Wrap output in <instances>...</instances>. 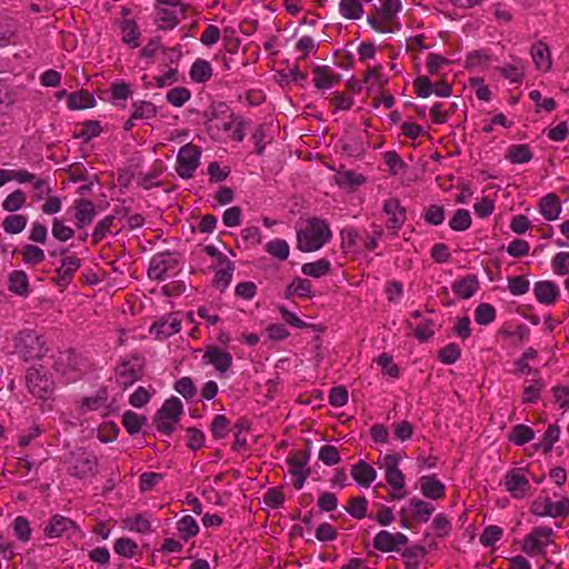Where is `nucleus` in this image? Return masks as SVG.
I'll use <instances>...</instances> for the list:
<instances>
[{"label":"nucleus","mask_w":569,"mask_h":569,"mask_svg":"<svg viewBox=\"0 0 569 569\" xmlns=\"http://www.w3.org/2000/svg\"><path fill=\"white\" fill-rule=\"evenodd\" d=\"M331 236L325 220L311 218L307 226L297 233L298 249L303 252L317 251L331 239Z\"/></svg>","instance_id":"1"},{"label":"nucleus","mask_w":569,"mask_h":569,"mask_svg":"<svg viewBox=\"0 0 569 569\" xmlns=\"http://www.w3.org/2000/svg\"><path fill=\"white\" fill-rule=\"evenodd\" d=\"M401 8L400 0H385L381 8L368 18L371 27L382 33L395 32L399 28L396 14Z\"/></svg>","instance_id":"2"},{"label":"nucleus","mask_w":569,"mask_h":569,"mask_svg":"<svg viewBox=\"0 0 569 569\" xmlns=\"http://www.w3.org/2000/svg\"><path fill=\"white\" fill-rule=\"evenodd\" d=\"M182 402L177 397L166 400L154 418L157 430L164 435H171L182 413Z\"/></svg>","instance_id":"3"},{"label":"nucleus","mask_w":569,"mask_h":569,"mask_svg":"<svg viewBox=\"0 0 569 569\" xmlns=\"http://www.w3.org/2000/svg\"><path fill=\"white\" fill-rule=\"evenodd\" d=\"M553 530L550 527H535L525 536L521 550L530 557L545 556L546 549L553 542Z\"/></svg>","instance_id":"4"},{"label":"nucleus","mask_w":569,"mask_h":569,"mask_svg":"<svg viewBox=\"0 0 569 569\" xmlns=\"http://www.w3.org/2000/svg\"><path fill=\"white\" fill-rule=\"evenodd\" d=\"M16 349L27 361L41 359L48 350L43 337L34 331L21 332L17 339Z\"/></svg>","instance_id":"5"},{"label":"nucleus","mask_w":569,"mask_h":569,"mask_svg":"<svg viewBox=\"0 0 569 569\" xmlns=\"http://www.w3.org/2000/svg\"><path fill=\"white\" fill-rule=\"evenodd\" d=\"M211 116L207 121V129L211 137L221 139L223 133H229L236 126V118L229 108L220 103L211 107Z\"/></svg>","instance_id":"6"},{"label":"nucleus","mask_w":569,"mask_h":569,"mask_svg":"<svg viewBox=\"0 0 569 569\" xmlns=\"http://www.w3.org/2000/svg\"><path fill=\"white\" fill-rule=\"evenodd\" d=\"M144 362L140 357H131L122 360L116 368L117 383L127 389L143 376Z\"/></svg>","instance_id":"7"},{"label":"nucleus","mask_w":569,"mask_h":569,"mask_svg":"<svg viewBox=\"0 0 569 569\" xmlns=\"http://www.w3.org/2000/svg\"><path fill=\"white\" fill-rule=\"evenodd\" d=\"M530 511L538 517H567L569 516V498L562 497L559 501L552 502L549 497H539L531 503Z\"/></svg>","instance_id":"8"},{"label":"nucleus","mask_w":569,"mask_h":569,"mask_svg":"<svg viewBox=\"0 0 569 569\" xmlns=\"http://www.w3.org/2000/svg\"><path fill=\"white\" fill-rule=\"evenodd\" d=\"M179 266L178 257L171 252H161L156 254L149 264V278L162 281L168 277L169 271L177 269Z\"/></svg>","instance_id":"9"},{"label":"nucleus","mask_w":569,"mask_h":569,"mask_svg":"<svg viewBox=\"0 0 569 569\" xmlns=\"http://www.w3.org/2000/svg\"><path fill=\"white\" fill-rule=\"evenodd\" d=\"M26 383L30 393L39 399H47L52 392V381L37 368L28 370Z\"/></svg>","instance_id":"10"},{"label":"nucleus","mask_w":569,"mask_h":569,"mask_svg":"<svg viewBox=\"0 0 569 569\" xmlns=\"http://www.w3.org/2000/svg\"><path fill=\"white\" fill-rule=\"evenodd\" d=\"M200 151L193 144L183 146L178 153L177 172L181 178H191L199 166Z\"/></svg>","instance_id":"11"},{"label":"nucleus","mask_w":569,"mask_h":569,"mask_svg":"<svg viewBox=\"0 0 569 569\" xmlns=\"http://www.w3.org/2000/svg\"><path fill=\"white\" fill-rule=\"evenodd\" d=\"M408 537L401 532L379 531L373 538V548L381 552L398 551L401 546L407 545Z\"/></svg>","instance_id":"12"},{"label":"nucleus","mask_w":569,"mask_h":569,"mask_svg":"<svg viewBox=\"0 0 569 569\" xmlns=\"http://www.w3.org/2000/svg\"><path fill=\"white\" fill-rule=\"evenodd\" d=\"M68 249L61 250L62 256L61 266L56 270L57 283L61 287L68 286L77 270L81 266V260L74 254H67Z\"/></svg>","instance_id":"13"},{"label":"nucleus","mask_w":569,"mask_h":569,"mask_svg":"<svg viewBox=\"0 0 569 569\" xmlns=\"http://www.w3.org/2000/svg\"><path fill=\"white\" fill-rule=\"evenodd\" d=\"M503 485L506 490L513 498L521 499L527 496L530 485L521 469H512L505 476Z\"/></svg>","instance_id":"14"},{"label":"nucleus","mask_w":569,"mask_h":569,"mask_svg":"<svg viewBox=\"0 0 569 569\" xmlns=\"http://www.w3.org/2000/svg\"><path fill=\"white\" fill-rule=\"evenodd\" d=\"M399 457L397 455H386L382 459V468L386 471V480L395 490H403L405 476L398 468Z\"/></svg>","instance_id":"15"},{"label":"nucleus","mask_w":569,"mask_h":569,"mask_svg":"<svg viewBox=\"0 0 569 569\" xmlns=\"http://www.w3.org/2000/svg\"><path fill=\"white\" fill-rule=\"evenodd\" d=\"M307 461V455L300 451L292 453L288 458L289 472L296 478L293 480V486L296 489H301L307 477L309 476V470H305Z\"/></svg>","instance_id":"16"},{"label":"nucleus","mask_w":569,"mask_h":569,"mask_svg":"<svg viewBox=\"0 0 569 569\" xmlns=\"http://www.w3.org/2000/svg\"><path fill=\"white\" fill-rule=\"evenodd\" d=\"M383 212L388 216L387 227L393 230L396 234L406 221V210L401 207L399 200L388 199L383 204Z\"/></svg>","instance_id":"17"},{"label":"nucleus","mask_w":569,"mask_h":569,"mask_svg":"<svg viewBox=\"0 0 569 569\" xmlns=\"http://www.w3.org/2000/svg\"><path fill=\"white\" fill-rule=\"evenodd\" d=\"M74 219L78 229L90 224L96 217V207L89 199H78L74 201Z\"/></svg>","instance_id":"18"},{"label":"nucleus","mask_w":569,"mask_h":569,"mask_svg":"<svg viewBox=\"0 0 569 569\" xmlns=\"http://www.w3.org/2000/svg\"><path fill=\"white\" fill-rule=\"evenodd\" d=\"M76 529V523L63 516L54 515L44 528V535L49 538H60L70 530Z\"/></svg>","instance_id":"19"},{"label":"nucleus","mask_w":569,"mask_h":569,"mask_svg":"<svg viewBox=\"0 0 569 569\" xmlns=\"http://www.w3.org/2000/svg\"><path fill=\"white\" fill-rule=\"evenodd\" d=\"M531 57L538 70L547 72L551 69V51L547 43L537 41L531 47Z\"/></svg>","instance_id":"20"},{"label":"nucleus","mask_w":569,"mask_h":569,"mask_svg":"<svg viewBox=\"0 0 569 569\" xmlns=\"http://www.w3.org/2000/svg\"><path fill=\"white\" fill-rule=\"evenodd\" d=\"M420 489L428 499L439 500L445 497L446 487L435 476H423L420 478Z\"/></svg>","instance_id":"21"},{"label":"nucleus","mask_w":569,"mask_h":569,"mask_svg":"<svg viewBox=\"0 0 569 569\" xmlns=\"http://www.w3.org/2000/svg\"><path fill=\"white\" fill-rule=\"evenodd\" d=\"M533 292L537 300L543 305H553L559 297V289L552 281L537 282Z\"/></svg>","instance_id":"22"},{"label":"nucleus","mask_w":569,"mask_h":569,"mask_svg":"<svg viewBox=\"0 0 569 569\" xmlns=\"http://www.w3.org/2000/svg\"><path fill=\"white\" fill-rule=\"evenodd\" d=\"M204 359L211 365L214 366L217 370L220 372L227 371L232 363V357L229 352L222 351L217 347H210L207 349Z\"/></svg>","instance_id":"23"},{"label":"nucleus","mask_w":569,"mask_h":569,"mask_svg":"<svg viewBox=\"0 0 569 569\" xmlns=\"http://www.w3.org/2000/svg\"><path fill=\"white\" fill-rule=\"evenodd\" d=\"M539 211L546 220L553 221L558 219L561 212V204L558 196L548 193L539 201Z\"/></svg>","instance_id":"24"},{"label":"nucleus","mask_w":569,"mask_h":569,"mask_svg":"<svg viewBox=\"0 0 569 569\" xmlns=\"http://www.w3.org/2000/svg\"><path fill=\"white\" fill-rule=\"evenodd\" d=\"M352 478L362 487H369L377 477L376 470L365 461L357 462L351 469Z\"/></svg>","instance_id":"25"},{"label":"nucleus","mask_w":569,"mask_h":569,"mask_svg":"<svg viewBox=\"0 0 569 569\" xmlns=\"http://www.w3.org/2000/svg\"><path fill=\"white\" fill-rule=\"evenodd\" d=\"M313 76V82L318 89H329L340 81V76L333 73L329 67H316Z\"/></svg>","instance_id":"26"},{"label":"nucleus","mask_w":569,"mask_h":569,"mask_svg":"<svg viewBox=\"0 0 569 569\" xmlns=\"http://www.w3.org/2000/svg\"><path fill=\"white\" fill-rule=\"evenodd\" d=\"M312 284L308 279L295 278L284 290L286 298L290 299L295 296L299 298H310L312 296Z\"/></svg>","instance_id":"27"},{"label":"nucleus","mask_w":569,"mask_h":569,"mask_svg":"<svg viewBox=\"0 0 569 569\" xmlns=\"http://www.w3.org/2000/svg\"><path fill=\"white\" fill-rule=\"evenodd\" d=\"M108 395L106 389H100L96 395L86 397L82 399L80 405V411L82 415L89 411H97L106 407Z\"/></svg>","instance_id":"28"},{"label":"nucleus","mask_w":569,"mask_h":569,"mask_svg":"<svg viewBox=\"0 0 569 569\" xmlns=\"http://www.w3.org/2000/svg\"><path fill=\"white\" fill-rule=\"evenodd\" d=\"M478 288L479 283L476 276H468L452 286L453 292L462 299L471 298Z\"/></svg>","instance_id":"29"},{"label":"nucleus","mask_w":569,"mask_h":569,"mask_svg":"<svg viewBox=\"0 0 569 569\" xmlns=\"http://www.w3.org/2000/svg\"><path fill=\"white\" fill-rule=\"evenodd\" d=\"M181 320L177 315H169L168 317L156 322L152 327L158 335L170 337L180 331Z\"/></svg>","instance_id":"30"},{"label":"nucleus","mask_w":569,"mask_h":569,"mask_svg":"<svg viewBox=\"0 0 569 569\" xmlns=\"http://www.w3.org/2000/svg\"><path fill=\"white\" fill-rule=\"evenodd\" d=\"M97 466L94 457L81 455L79 456L73 466L71 467V475L82 478L89 473H92Z\"/></svg>","instance_id":"31"},{"label":"nucleus","mask_w":569,"mask_h":569,"mask_svg":"<svg viewBox=\"0 0 569 569\" xmlns=\"http://www.w3.org/2000/svg\"><path fill=\"white\" fill-rule=\"evenodd\" d=\"M190 77L198 83H203L212 77L211 64L203 59H197L191 66Z\"/></svg>","instance_id":"32"},{"label":"nucleus","mask_w":569,"mask_h":569,"mask_svg":"<svg viewBox=\"0 0 569 569\" xmlns=\"http://www.w3.org/2000/svg\"><path fill=\"white\" fill-rule=\"evenodd\" d=\"M427 550L423 546H413L402 552L406 569H418L420 560L426 556Z\"/></svg>","instance_id":"33"},{"label":"nucleus","mask_w":569,"mask_h":569,"mask_svg":"<svg viewBox=\"0 0 569 569\" xmlns=\"http://www.w3.org/2000/svg\"><path fill=\"white\" fill-rule=\"evenodd\" d=\"M409 506L412 510V517L421 522H427L435 511V508L431 503L419 499H411L409 501Z\"/></svg>","instance_id":"34"},{"label":"nucleus","mask_w":569,"mask_h":569,"mask_svg":"<svg viewBox=\"0 0 569 569\" xmlns=\"http://www.w3.org/2000/svg\"><path fill=\"white\" fill-rule=\"evenodd\" d=\"M94 104L93 97L84 90L68 96V107L72 110L91 108Z\"/></svg>","instance_id":"35"},{"label":"nucleus","mask_w":569,"mask_h":569,"mask_svg":"<svg viewBox=\"0 0 569 569\" xmlns=\"http://www.w3.org/2000/svg\"><path fill=\"white\" fill-rule=\"evenodd\" d=\"M218 268V270L216 271V274H214V284L221 289L226 288L230 281H231V278H232V272H233V264L232 262L228 259L226 260L224 262H221L219 263L218 266H216Z\"/></svg>","instance_id":"36"},{"label":"nucleus","mask_w":569,"mask_h":569,"mask_svg":"<svg viewBox=\"0 0 569 569\" xmlns=\"http://www.w3.org/2000/svg\"><path fill=\"white\" fill-rule=\"evenodd\" d=\"M535 438L533 430L526 425H517L512 428L509 440L517 446H523Z\"/></svg>","instance_id":"37"},{"label":"nucleus","mask_w":569,"mask_h":569,"mask_svg":"<svg viewBox=\"0 0 569 569\" xmlns=\"http://www.w3.org/2000/svg\"><path fill=\"white\" fill-rule=\"evenodd\" d=\"M122 41L132 48L139 47V32L133 20H124L121 23Z\"/></svg>","instance_id":"38"},{"label":"nucleus","mask_w":569,"mask_h":569,"mask_svg":"<svg viewBox=\"0 0 569 569\" xmlns=\"http://www.w3.org/2000/svg\"><path fill=\"white\" fill-rule=\"evenodd\" d=\"M301 271L306 276H310L313 278H320V277L329 273L330 262L326 259H319L315 262H308L302 266Z\"/></svg>","instance_id":"39"},{"label":"nucleus","mask_w":569,"mask_h":569,"mask_svg":"<svg viewBox=\"0 0 569 569\" xmlns=\"http://www.w3.org/2000/svg\"><path fill=\"white\" fill-rule=\"evenodd\" d=\"M26 201L27 197L24 192L17 189L6 197L2 201V208L8 212H16L24 206Z\"/></svg>","instance_id":"40"},{"label":"nucleus","mask_w":569,"mask_h":569,"mask_svg":"<svg viewBox=\"0 0 569 569\" xmlns=\"http://www.w3.org/2000/svg\"><path fill=\"white\" fill-rule=\"evenodd\" d=\"M532 158V152L527 144H517L508 149L507 159L512 163H526Z\"/></svg>","instance_id":"41"},{"label":"nucleus","mask_w":569,"mask_h":569,"mask_svg":"<svg viewBox=\"0 0 569 569\" xmlns=\"http://www.w3.org/2000/svg\"><path fill=\"white\" fill-rule=\"evenodd\" d=\"M339 8L340 13L350 20L360 19L363 13L362 6L357 0H340Z\"/></svg>","instance_id":"42"},{"label":"nucleus","mask_w":569,"mask_h":569,"mask_svg":"<svg viewBox=\"0 0 569 569\" xmlns=\"http://www.w3.org/2000/svg\"><path fill=\"white\" fill-rule=\"evenodd\" d=\"M10 290L20 296H26L28 293L29 281L23 271L17 270L10 274Z\"/></svg>","instance_id":"43"},{"label":"nucleus","mask_w":569,"mask_h":569,"mask_svg":"<svg viewBox=\"0 0 569 569\" xmlns=\"http://www.w3.org/2000/svg\"><path fill=\"white\" fill-rule=\"evenodd\" d=\"M144 421L143 416H139L131 410L126 411L122 416V425L130 435L139 432Z\"/></svg>","instance_id":"44"},{"label":"nucleus","mask_w":569,"mask_h":569,"mask_svg":"<svg viewBox=\"0 0 569 569\" xmlns=\"http://www.w3.org/2000/svg\"><path fill=\"white\" fill-rule=\"evenodd\" d=\"M367 499L365 497H353L348 501V506L346 510L349 515H351L356 519H362L367 515Z\"/></svg>","instance_id":"45"},{"label":"nucleus","mask_w":569,"mask_h":569,"mask_svg":"<svg viewBox=\"0 0 569 569\" xmlns=\"http://www.w3.org/2000/svg\"><path fill=\"white\" fill-rule=\"evenodd\" d=\"M123 525L128 530L137 531L140 533H146L150 531L151 528L150 521L142 515H134L132 517L126 518L123 520Z\"/></svg>","instance_id":"46"},{"label":"nucleus","mask_w":569,"mask_h":569,"mask_svg":"<svg viewBox=\"0 0 569 569\" xmlns=\"http://www.w3.org/2000/svg\"><path fill=\"white\" fill-rule=\"evenodd\" d=\"M266 251L272 257L283 261L289 256V244L286 240L276 239L266 244Z\"/></svg>","instance_id":"47"},{"label":"nucleus","mask_w":569,"mask_h":569,"mask_svg":"<svg viewBox=\"0 0 569 569\" xmlns=\"http://www.w3.org/2000/svg\"><path fill=\"white\" fill-rule=\"evenodd\" d=\"M471 224V216L468 210L459 209L449 220V226L455 231H465Z\"/></svg>","instance_id":"48"},{"label":"nucleus","mask_w":569,"mask_h":569,"mask_svg":"<svg viewBox=\"0 0 569 569\" xmlns=\"http://www.w3.org/2000/svg\"><path fill=\"white\" fill-rule=\"evenodd\" d=\"M27 221L23 214H10L3 220L2 226L8 233H19L26 228Z\"/></svg>","instance_id":"49"},{"label":"nucleus","mask_w":569,"mask_h":569,"mask_svg":"<svg viewBox=\"0 0 569 569\" xmlns=\"http://www.w3.org/2000/svg\"><path fill=\"white\" fill-rule=\"evenodd\" d=\"M52 236L54 239L66 242L73 238L74 230L67 226L61 219L54 218L52 221Z\"/></svg>","instance_id":"50"},{"label":"nucleus","mask_w":569,"mask_h":569,"mask_svg":"<svg viewBox=\"0 0 569 569\" xmlns=\"http://www.w3.org/2000/svg\"><path fill=\"white\" fill-rule=\"evenodd\" d=\"M191 98L190 91L184 87H176L167 92V100L174 107H182Z\"/></svg>","instance_id":"51"},{"label":"nucleus","mask_w":569,"mask_h":569,"mask_svg":"<svg viewBox=\"0 0 569 569\" xmlns=\"http://www.w3.org/2000/svg\"><path fill=\"white\" fill-rule=\"evenodd\" d=\"M157 108L152 102L140 101L133 103L132 119H151L156 117Z\"/></svg>","instance_id":"52"},{"label":"nucleus","mask_w":569,"mask_h":569,"mask_svg":"<svg viewBox=\"0 0 569 569\" xmlns=\"http://www.w3.org/2000/svg\"><path fill=\"white\" fill-rule=\"evenodd\" d=\"M178 531L184 540H188L198 533L199 527L191 516H184L178 521Z\"/></svg>","instance_id":"53"},{"label":"nucleus","mask_w":569,"mask_h":569,"mask_svg":"<svg viewBox=\"0 0 569 569\" xmlns=\"http://www.w3.org/2000/svg\"><path fill=\"white\" fill-rule=\"evenodd\" d=\"M230 421L223 415H217L210 426L214 439H223L229 432Z\"/></svg>","instance_id":"54"},{"label":"nucleus","mask_w":569,"mask_h":569,"mask_svg":"<svg viewBox=\"0 0 569 569\" xmlns=\"http://www.w3.org/2000/svg\"><path fill=\"white\" fill-rule=\"evenodd\" d=\"M137 549V543L130 538H119L114 542V551L122 557L132 558Z\"/></svg>","instance_id":"55"},{"label":"nucleus","mask_w":569,"mask_h":569,"mask_svg":"<svg viewBox=\"0 0 569 569\" xmlns=\"http://www.w3.org/2000/svg\"><path fill=\"white\" fill-rule=\"evenodd\" d=\"M498 70L506 79H509L511 82H521L525 77L523 66L521 63L505 64Z\"/></svg>","instance_id":"56"},{"label":"nucleus","mask_w":569,"mask_h":569,"mask_svg":"<svg viewBox=\"0 0 569 569\" xmlns=\"http://www.w3.org/2000/svg\"><path fill=\"white\" fill-rule=\"evenodd\" d=\"M530 282L525 276H515L508 279V289L513 296H522L528 292Z\"/></svg>","instance_id":"57"},{"label":"nucleus","mask_w":569,"mask_h":569,"mask_svg":"<svg viewBox=\"0 0 569 569\" xmlns=\"http://www.w3.org/2000/svg\"><path fill=\"white\" fill-rule=\"evenodd\" d=\"M114 217L113 216H106L102 220H100L92 233V242L97 244L100 242L106 234L110 231L111 226L113 224Z\"/></svg>","instance_id":"58"},{"label":"nucleus","mask_w":569,"mask_h":569,"mask_svg":"<svg viewBox=\"0 0 569 569\" xmlns=\"http://www.w3.org/2000/svg\"><path fill=\"white\" fill-rule=\"evenodd\" d=\"M496 310L489 303H481L476 309V321L479 325H489L495 320Z\"/></svg>","instance_id":"59"},{"label":"nucleus","mask_w":569,"mask_h":569,"mask_svg":"<svg viewBox=\"0 0 569 569\" xmlns=\"http://www.w3.org/2000/svg\"><path fill=\"white\" fill-rule=\"evenodd\" d=\"M263 502L270 508H280L284 502V493L279 488H270L263 496Z\"/></svg>","instance_id":"60"},{"label":"nucleus","mask_w":569,"mask_h":569,"mask_svg":"<svg viewBox=\"0 0 569 569\" xmlns=\"http://www.w3.org/2000/svg\"><path fill=\"white\" fill-rule=\"evenodd\" d=\"M553 272L559 276L569 273V252H558L551 261Z\"/></svg>","instance_id":"61"},{"label":"nucleus","mask_w":569,"mask_h":569,"mask_svg":"<svg viewBox=\"0 0 569 569\" xmlns=\"http://www.w3.org/2000/svg\"><path fill=\"white\" fill-rule=\"evenodd\" d=\"M502 532L500 527L489 526L480 535V542L486 547H491L502 537Z\"/></svg>","instance_id":"62"},{"label":"nucleus","mask_w":569,"mask_h":569,"mask_svg":"<svg viewBox=\"0 0 569 569\" xmlns=\"http://www.w3.org/2000/svg\"><path fill=\"white\" fill-rule=\"evenodd\" d=\"M174 390L186 399H191L197 393L196 386L189 377L179 379L174 385Z\"/></svg>","instance_id":"63"},{"label":"nucleus","mask_w":569,"mask_h":569,"mask_svg":"<svg viewBox=\"0 0 569 569\" xmlns=\"http://www.w3.org/2000/svg\"><path fill=\"white\" fill-rule=\"evenodd\" d=\"M319 459L327 466H333L340 461V455L335 446L326 445L320 448Z\"/></svg>","instance_id":"64"}]
</instances>
